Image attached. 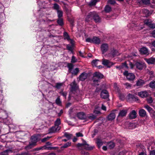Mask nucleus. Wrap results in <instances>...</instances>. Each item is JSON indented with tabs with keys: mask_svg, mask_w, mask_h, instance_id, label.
Masks as SVG:
<instances>
[{
	"mask_svg": "<svg viewBox=\"0 0 155 155\" xmlns=\"http://www.w3.org/2000/svg\"><path fill=\"white\" fill-rule=\"evenodd\" d=\"M101 50L103 53L104 54L106 52L108 49V46L107 44H103L101 47Z\"/></svg>",
	"mask_w": 155,
	"mask_h": 155,
	"instance_id": "nucleus-15",
	"label": "nucleus"
},
{
	"mask_svg": "<svg viewBox=\"0 0 155 155\" xmlns=\"http://www.w3.org/2000/svg\"><path fill=\"white\" fill-rule=\"evenodd\" d=\"M87 74L85 72H83L80 75L79 79L81 81H83L87 78Z\"/></svg>",
	"mask_w": 155,
	"mask_h": 155,
	"instance_id": "nucleus-24",
	"label": "nucleus"
},
{
	"mask_svg": "<svg viewBox=\"0 0 155 155\" xmlns=\"http://www.w3.org/2000/svg\"><path fill=\"white\" fill-rule=\"evenodd\" d=\"M82 154L83 155H89V153L88 152L86 151H82Z\"/></svg>",
	"mask_w": 155,
	"mask_h": 155,
	"instance_id": "nucleus-62",
	"label": "nucleus"
},
{
	"mask_svg": "<svg viewBox=\"0 0 155 155\" xmlns=\"http://www.w3.org/2000/svg\"><path fill=\"white\" fill-rule=\"evenodd\" d=\"M61 129L60 127H57L54 126L50 128L49 130V132L50 133H54L58 132Z\"/></svg>",
	"mask_w": 155,
	"mask_h": 155,
	"instance_id": "nucleus-14",
	"label": "nucleus"
},
{
	"mask_svg": "<svg viewBox=\"0 0 155 155\" xmlns=\"http://www.w3.org/2000/svg\"><path fill=\"white\" fill-rule=\"evenodd\" d=\"M139 113L140 116L141 117H145L147 115L146 111L143 109L140 110Z\"/></svg>",
	"mask_w": 155,
	"mask_h": 155,
	"instance_id": "nucleus-25",
	"label": "nucleus"
},
{
	"mask_svg": "<svg viewBox=\"0 0 155 155\" xmlns=\"http://www.w3.org/2000/svg\"><path fill=\"white\" fill-rule=\"evenodd\" d=\"M95 14V12H90L87 16L86 18L85 21L86 22H88L92 20L93 18V16Z\"/></svg>",
	"mask_w": 155,
	"mask_h": 155,
	"instance_id": "nucleus-13",
	"label": "nucleus"
},
{
	"mask_svg": "<svg viewBox=\"0 0 155 155\" xmlns=\"http://www.w3.org/2000/svg\"><path fill=\"white\" fill-rule=\"evenodd\" d=\"M70 86L71 87L69 97H72L76 100L78 101L77 96H78V93L79 92V91L78 90V86L76 84L75 80L71 84Z\"/></svg>",
	"mask_w": 155,
	"mask_h": 155,
	"instance_id": "nucleus-1",
	"label": "nucleus"
},
{
	"mask_svg": "<svg viewBox=\"0 0 155 155\" xmlns=\"http://www.w3.org/2000/svg\"><path fill=\"white\" fill-rule=\"evenodd\" d=\"M128 101H137L138 100V97L130 94H129L127 96Z\"/></svg>",
	"mask_w": 155,
	"mask_h": 155,
	"instance_id": "nucleus-12",
	"label": "nucleus"
},
{
	"mask_svg": "<svg viewBox=\"0 0 155 155\" xmlns=\"http://www.w3.org/2000/svg\"><path fill=\"white\" fill-rule=\"evenodd\" d=\"M104 142L102 141V140L99 139V138H97L96 140V143L99 148L100 147L103 145Z\"/></svg>",
	"mask_w": 155,
	"mask_h": 155,
	"instance_id": "nucleus-26",
	"label": "nucleus"
},
{
	"mask_svg": "<svg viewBox=\"0 0 155 155\" xmlns=\"http://www.w3.org/2000/svg\"><path fill=\"white\" fill-rule=\"evenodd\" d=\"M107 145L108 147L110 149H112L114 148L115 146L114 143L113 142H110L108 143Z\"/></svg>",
	"mask_w": 155,
	"mask_h": 155,
	"instance_id": "nucleus-43",
	"label": "nucleus"
},
{
	"mask_svg": "<svg viewBox=\"0 0 155 155\" xmlns=\"http://www.w3.org/2000/svg\"><path fill=\"white\" fill-rule=\"evenodd\" d=\"M55 102L56 104L60 106L61 105V102L60 100L59 97H58L57 98L55 101Z\"/></svg>",
	"mask_w": 155,
	"mask_h": 155,
	"instance_id": "nucleus-45",
	"label": "nucleus"
},
{
	"mask_svg": "<svg viewBox=\"0 0 155 155\" xmlns=\"http://www.w3.org/2000/svg\"><path fill=\"white\" fill-rule=\"evenodd\" d=\"M50 138V137H45L41 140V141L42 142H44L47 141L48 139H49Z\"/></svg>",
	"mask_w": 155,
	"mask_h": 155,
	"instance_id": "nucleus-59",
	"label": "nucleus"
},
{
	"mask_svg": "<svg viewBox=\"0 0 155 155\" xmlns=\"http://www.w3.org/2000/svg\"><path fill=\"white\" fill-rule=\"evenodd\" d=\"M57 13L59 18H60L62 16L63 13L61 11L58 10L57 11Z\"/></svg>",
	"mask_w": 155,
	"mask_h": 155,
	"instance_id": "nucleus-48",
	"label": "nucleus"
},
{
	"mask_svg": "<svg viewBox=\"0 0 155 155\" xmlns=\"http://www.w3.org/2000/svg\"><path fill=\"white\" fill-rule=\"evenodd\" d=\"M79 71V69L78 68H76L73 71H71V72L72 74L76 75L78 74Z\"/></svg>",
	"mask_w": 155,
	"mask_h": 155,
	"instance_id": "nucleus-39",
	"label": "nucleus"
},
{
	"mask_svg": "<svg viewBox=\"0 0 155 155\" xmlns=\"http://www.w3.org/2000/svg\"><path fill=\"white\" fill-rule=\"evenodd\" d=\"M77 61V59L75 58L74 56L72 57L71 62V63H74Z\"/></svg>",
	"mask_w": 155,
	"mask_h": 155,
	"instance_id": "nucleus-49",
	"label": "nucleus"
},
{
	"mask_svg": "<svg viewBox=\"0 0 155 155\" xmlns=\"http://www.w3.org/2000/svg\"><path fill=\"white\" fill-rule=\"evenodd\" d=\"M147 102L149 104L151 103L153 101L152 98L151 97H149V98H147Z\"/></svg>",
	"mask_w": 155,
	"mask_h": 155,
	"instance_id": "nucleus-51",
	"label": "nucleus"
},
{
	"mask_svg": "<svg viewBox=\"0 0 155 155\" xmlns=\"http://www.w3.org/2000/svg\"><path fill=\"white\" fill-rule=\"evenodd\" d=\"M54 147H47L46 145H45L43 147L35 148L34 149L35 151H39L41 150L46 149L47 150H51L54 149Z\"/></svg>",
	"mask_w": 155,
	"mask_h": 155,
	"instance_id": "nucleus-16",
	"label": "nucleus"
},
{
	"mask_svg": "<svg viewBox=\"0 0 155 155\" xmlns=\"http://www.w3.org/2000/svg\"><path fill=\"white\" fill-rule=\"evenodd\" d=\"M88 117L91 120H93L96 117V116L93 114H90Z\"/></svg>",
	"mask_w": 155,
	"mask_h": 155,
	"instance_id": "nucleus-47",
	"label": "nucleus"
},
{
	"mask_svg": "<svg viewBox=\"0 0 155 155\" xmlns=\"http://www.w3.org/2000/svg\"><path fill=\"white\" fill-rule=\"evenodd\" d=\"M74 65L72 64H68V71L69 72H71L73 68Z\"/></svg>",
	"mask_w": 155,
	"mask_h": 155,
	"instance_id": "nucleus-37",
	"label": "nucleus"
},
{
	"mask_svg": "<svg viewBox=\"0 0 155 155\" xmlns=\"http://www.w3.org/2000/svg\"><path fill=\"white\" fill-rule=\"evenodd\" d=\"M102 64L104 66L109 68H110L114 64L113 62L104 58H103L102 60Z\"/></svg>",
	"mask_w": 155,
	"mask_h": 155,
	"instance_id": "nucleus-9",
	"label": "nucleus"
},
{
	"mask_svg": "<svg viewBox=\"0 0 155 155\" xmlns=\"http://www.w3.org/2000/svg\"><path fill=\"white\" fill-rule=\"evenodd\" d=\"M64 136L66 137L68 140H69L72 137V135L71 134H70L66 132L64 133Z\"/></svg>",
	"mask_w": 155,
	"mask_h": 155,
	"instance_id": "nucleus-36",
	"label": "nucleus"
},
{
	"mask_svg": "<svg viewBox=\"0 0 155 155\" xmlns=\"http://www.w3.org/2000/svg\"><path fill=\"white\" fill-rule=\"evenodd\" d=\"M129 118L131 119L135 118L137 117V113L135 110H133L129 114Z\"/></svg>",
	"mask_w": 155,
	"mask_h": 155,
	"instance_id": "nucleus-21",
	"label": "nucleus"
},
{
	"mask_svg": "<svg viewBox=\"0 0 155 155\" xmlns=\"http://www.w3.org/2000/svg\"><path fill=\"white\" fill-rule=\"evenodd\" d=\"M149 0H137V3L140 5H149Z\"/></svg>",
	"mask_w": 155,
	"mask_h": 155,
	"instance_id": "nucleus-10",
	"label": "nucleus"
},
{
	"mask_svg": "<svg viewBox=\"0 0 155 155\" xmlns=\"http://www.w3.org/2000/svg\"><path fill=\"white\" fill-rule=\"evenodd\" d=\"M103 75L99 72H95L94 73L93 75L94 78L93 80L94 84V86L98 85V83L99 81L98 80H96L94 78L96 77L98 79H99L103 78Z\"/></svg>",
	"mask_w": 155,
	"mask_h": 155,
	"instance_id": "nucleus-2",
	"label": "nucleus"
},
{
	"mask_svg": "<svg viewBox=\"0 0 155 155\" xmlns=\"http://www.w3.org/2000/svg\"><path fill=\"white\" fill-rule=\"evenodd\" d=\"M108 2L109 3L112 5L114 4L115 3L114 0H109Z\"/></svg>",
	"mask_w": 155,
	"mask_h": 155,
	"instance_id": "nucleus-56",
	"label": "nucleus"
},
{
	"mask_svg": "<svg viewBox=\"0 0 155 155\" xmlns=\"http://www.w3.org/2000/svg\"><path fill=\"white\" fill-rule=\"evenodd\" d=\"M62 85V84L60 83H58L56 84L55 87L57 88H59Z\"/></svg>",
	"mask_w": 155,
	"mask_h": 155,
	"instance_id": "nucleus-58",
	"label": "nucleus"
},
{
	"mask_svg": "<svg viewBox=\"0 0 155 155\" xmlns=\"http://www.w3.org/2000/svg\"><path fill=\"white\" fill-rule=\"evenodd\" d=\"M140 51L141 54H142L148 55L149 54L148 49L145 47H143L141 48Z\"/></svg>",
	"mask_w": 155,
	"mask_h": 155,
	"instance_id": "nucleus-18",
	"label": "nucleus"
},
{
	"mask_svg": "<svg viewBox=\"0 0 155 155\" xmlns=\"http://www.w3.org/2000/svg\"><path fill=\"white\" fill-rule=\"evenodd\" d=\"M57 23L58 25L62 26L63 25V21L61 19H59L57 21Z\"/></svg>",
	"mask_w": 155,
	"mask_h": 155,
	"instance_id": "nucleus-46",
	"label": "nucleus"
},
{
	"mask_svg": "<svg viewBox=\"0 0 155 155\" xmlns=\"http://www.w3.org/2000/svg\"><path fill=\"white\" fill-rule=\"evenodd\" d=\"M145 83V82L144 81L142 80L141 79H140L138 80L137 83L136 85L137 86H142L143 84H144Z\"/></svg>",
	"mask_w": 155,
	"mask_h": 155,
	"instance_id": "nucleus-29",
	"label": "nucleus"
},
{
	"mask_svg": "<svg viewBox=\"0 0 155 155\" xmlns=\"http://www.w3.org/2000/svg\"><path fill=\"white\" fill-rule=\"evenodd\" d=\"M127 153V151L126 150H124L121 152H120L119 153L118 155H125Z\"/></svg>",
	"mask_w": 155,
	"mask_h": 155,
	"instance_id": "nucleus-52",
	"label": "nucleus"
},
{
	"mask_svg": "<svg viewBox=\"0 0 155 155\" xmlns=\"http://www.w3.org/2000/svg\"><path fill=\"white\" fill-rule=\"evenodd\" d=\"M101 96L102 98H107L109 96V93L106 90H104L101 92Z\"/></svg>",
	"mask_w": 155,
	"mask_h": 155,
	"instance_id": "nucleus-11",
	"label": "nucleus"
},
{
	"mask_svg": "<svg viewBox=\"0 0 155 155\" xmlns=\"http://www.w3.org/2000/svg\"><path fill=\"white\" fill-rule=\"evenodd\" d=\"M149 86L152 88H155V81H151L150 83Z\"/></svg>",
	"mask_w": 155,
	"mask_h": 155,
	"instance_id": "nucleus-42",
	"label": "nucleus"
},
{
	"mask_svg": "<svg viewBox=\"0 0 155 155\" xmlns=\"http://www.w3.org/2000/svg\"><path fill=\"white\" fill-rule=\"evenodd\" d=\"M135 65L136 68L139 70H142L146 68L145 63L143 62H137L135 63Z\"/></svg>",
	"mask_w": 155,
	"mask_h": 155,
	"instance_id": "nucleus-8",
	"label": "nucleus"
},
{
	"mask_svg": "<svg viewBox=\"0 0 155 155\" xmlns=\"http://www.w3.org/2000/svg\"><path fill=\"white\" fill-rule=\"evenodd\" d=\"M144 107L150 113H152L153 112V110L148 105H145Z\"/></svg>",
	"mask_w": 155,
	"mask_h": 155,
	"instance_id": "nucleus-30",
	"label": "nucleus"
},
{
	"mask_svg": "<svg viewBox=\"0 0 155 155\" xmlns=\"http://www.w3.org/2000/svg\"><path fill=\"white\" fill-rule=\"evenodd\" d=\"M59 5L58 4H57L56 3H55V4H54V9L57 10V11L58 10H59Z\"/></svg>",
	"mask_w": 155,
	"mask_h": 155,
	"instance_id": "nucleus-50",
	"label": "nucleus"
},
{
	"mask_svg": "<svg viewBox=\"0 0 155 155\" xmlns=\"http://www.w3.org/2000/svg\"><path fill=\"white\" fill-rule=\"evenodd\" d=\"M123 74L129 81H133L135 79L134 74L133 73L128 72L127 71H125L124 72Z\"/></svg>",
	"mask_w": 155,
	"mask_h": 155,
	"instance_id": "nucleus-4",
	"label": "nucleus"
},
{
	"mask_svg": "<svg viewBox=\"0 0 155 155\" xmlns=\"http://www.w3.org/2000/svg\"><path fill=\"white\" fill-rule=\"evenodd\" d=\"M118 51L114 49H111L110 51L108 54L107 56L110 58H113L115 56H118L120 55Z\"/></svg>",
	"mask_w": 155,
	"mask_h": 155,
	"instance_id": "nucleus-7",
	"label": "nucleus"
},
{
	"mask_svg": "<svg viewBox=\"0 0 155 155\" xmlns=\"http://www.w3.org/2000/svg\"><path fill=\"white\" fill-rule=\"evenodd\" d=\"M60 94L62 95L65 98H66L67 96V93L66 92H61L60 93Z\"/></svg>",
	"mask_w": 155,
	"mask_h": 155,
	"instance_id": "nucleus-54",
	"label": "nucleus"
},
{
	"mask_svg": "<svg viewBox=\"0 0 155 155\" xmlns=\"http://www.w3.org/2000/svg\"><path fill=\"white\" fill-rule=\"evenodd\" d=\"M67 48L68 50L71 51L72 50V47L70 45H67Z\"/></svg>",
	"mask_w": 155,
	"mask_h": 155,
	"instance_id": "nucleus-57",
	"label": "nucleus"
},
{
	"mask_svg": "<svg viewBox=\"0 0 155 155\" xmlns=\"http://www.w3.org/2000/svg\"><path fill=\"white\" fill-rule=\"evenodd\" d=\"M124 85L126 86V87L127 88H130L131 86V84L128 83H125Z\"/></svg>",
	"mask_w": 155,
	"mask_h": 155,
	"instance_id": "nucleus-53",
	"label": "nucleus"
},
{
	"mask_svg": "<svg viewBox=\"0 0 155 155\" xmlns=\"http://www.w3.org/2000/svg\"><path fill=\"white\" fill-rule=\"evenodd\" d=\"M87 42L99 44L100 42V40L98 37H94L92 38H88L86 39Z\"/></svg>",
	"mask_w": 155,
	"mask_h": 155,
	"instance_id": "nucleus-5",
	"label": "nucleus"
},
{
	"mask_svg": "<svg viewBox=\"0 0 155 155\" xmlns=\"http://www.w3.org/2000/svg\"><path fill=\"white\" fill-rule=\"evenodd\" d=\"M99 60L98 59H95L92 61L91 64L93 66H96L97 64V62L99 61Z\"/></svg>",
	"mask_w": 155,
	"mask_h": 155,
	"instance_id": "nucleus-38",
	"label": "nucleus"
},
{
	"mask_svg": "<svg viewBox=\"0 0 155 155\" xmlns=\"http://www.w3.org/2000/svg\"><path fill=\"white\" fill-rule=\"evenodd\" d=\"M151 23L152 22L151 20L147 19L145 20L144 21V24L146 25L149 27H150Z\"/></svg>",
	"mask_w": 155,
	"mask_h": 155,
	"instance_id": "nucleus-41",
	"label": "nucleus"
},
{
	"mask_svg": "<svg viewBox=\"0 0 155 155\" xmlns=\"http://www.w3.org/2000/svg\"><path fill=\"white\" fill-rule=\"evenodd\" d=\"M149 94L146 91H142L138 93V95L141 97H147Z\"/></svg>",
	"mask_w": 155,
	"mask_h": 155,
	"instance_id": "nucleus-19",
	"label": "nucleus"
},
{
	"mask_svg": "<svg viewBox=\"0 0 155 155\" xmlns=\"http://www.w3.org/2000/svg\"><path fill=\"white\" fill-rule=\"evenodd\" d=\"M63 35L65 39H66L68 41L70 40V37L67 32H64L63 33Z\"/></svg>",
	"mask_w": 155,
	"mask_h": 155,
	"instance_id": "nucleus-40",
	"label": "nucleus"
},
{
	"mask_svg": "<svg viewBox=\"0 0 155 155\" xmlns=\"http://www.w3.org/2000/svg\"><path fill=\"white\" fill-rule=\"evenodd\" d=\"M12 151L10 149H8L5 150L1 153V154L2 155H6L10 153H12Z\"/></svg>",
	"mask_w": 155,
	"mask_h": 155,
	"instance_id": "nucleus-33",
	"label": "nucleus"
},
{
	"mask_svg": "<svg viewBox=\"0 0 155 155\" xmlns=\"http://www.w3.org/2000/svg\"><path fill=\"white\" fill-rule=\"evenodd\" d=\"M150 155H155V150L151 151L150 152Z\"/></svg>",
	"mask_w": 155,
	"mask_h": 155,
	"instance_id": "nucleus-60",
	"label": "nucleus"
},
{
	"mask_svg": "<svg viewBox=\"0 0 155 155\" xmlns=\"http://www.w3.org/2000/svg\"><path fill=\"white\" fill-rule=\"evenodd\" d=\"M149 27L152 28H155V23H151Z\"/></svg>",
	"mask_w": 155,
	"mask_h": 155,
	"instance_id": "nucleus-61",
	"label": "nucleus"
},
{
	"mask_svg": "<svg viewBox=\"0 0 155 155\" xmlns=\"http://www.w3.org/2000/svg\"><path fill=\"white\" fill-rule=\"evenodd\" d=\"M93 19L96 23L100 21V18L97 13L95 12V14L93 16Z\"/></svg>",
	"mask_w": 155,
	"mask_h": 155,
	"instance_id": "nucleus-23",
	"label": "nucleus"
},
{
	"mask_svg": "<svg viewBox=\"0 0 155 155\" xmlns=\"http://www.w3.org/2000/svg\"><path fill=\"white\" fill-rule=\"evenodd\" d=\"M39 135H34L31 137V141L29 145L27 147L28 148H31L36 145L38 140V138Z\"/></svg>",
	"mask_w": 155,
	"mask_h": 155,
	"instance_id": "nucleus-3",
	"label": "nucleus"
},
{
	"mask_svg": "<svg viewBox=\"0 0 155 155\" xmlns=\"http://www.w3.org/2000/svg\"><path fill=\"white\" fill-rule=\"evenodd\" d=\"M145 61L148 64H155V58L151 57L148 59L145 58Z\"/></svg>",
	"mask_w": 155,
	"mask_h": 155,
	"instance_id": "nucleus-17",
	"label": "nucleus"
},
{
	"mask_svg": "<svg viewBox=\"0 0 155 155\" xmlns=\"http://www.w3.org/2000/svg\"><path fill=\"white\" fill-rule=\"evenodd\" d=\"M83 147L86 150H92L94 147L90 146L88 144L85 143H84Z\"/></svg>",
	"mask_w": 155,
	"mask_h": 155,
	"instance_id": "nucleus-28",
	"label": "nucleus"
},
{
	"mask_svg": "<svg viewBox=\"0 0 155 155\" xmlns=\"http://www.w3.org/2000/svg\"><path fill=\"white\" fill-rule=\"evenodd\" d=\"M111 10V7L109 5H106L104 8V11L106 13L109 12Z\"/></svg>",
	"mask_w": 155,
	"mask_h": 155,
	"instance_id": "nucleus-32",
	"label": "nucleus"
},
{
	"mask_svg": "<svg viewBox=\"0 0 155 155\" xmlns=\"http://www.w3.org/2000/svg\"><path fill=\"white\" fill-rule=\"evenodd\" d=\"M77 137H82L83 136V135L80 132L77 133L76 134Z\"/></svg>",
	"mask_w": 155,
	"mask_h": 155,
	"instance_id": "nucleus-55",
	"label": "nucleus"
},
{
	"mask_svg": "<svg viewBox=\"0 0 155 155\" xmlns=\"http://www.w3.org/2000/svg\"><path fill=\"white\" fill-rule=\"evenodd\" d=\"M151 35L153 37L155 38V30L152 32Z\"/></svg>",
	"mask_w": 155,
	"mask_h": 155,
	"instance_id": "nucleus-64",
	"label": "nucleus"
},
{
	"mask_svg": "<svg viewBox=\"0 0 155 155\" xmlns=\"http://www.w3.org/2000/svg\"><path fill=\"white\" fill-rule=\"evenodd\" d=\"M150 5L152 8H155V0H149Z\"/></svg>",
	"mask_w": 155,
	"mask_h": 155,
	"instance_id": "nucleus-34",
	"label": "nucleus"
},
{
	"mask_svg": "<svg viewBox=\"0 0 155 155\" xmlns=\"http://www.w3.org/2000/svg\"><path fill=\"white\" fill-rule=\"evenodd\" d=\"M61 121L60 118H57L54 123L55 126L57 127H60L59 125L61 124Z\"/></svg>",
	"mask_w": 155,
	"mask_h": 155,
	"instance_id": "nucleus-35",
	"label": "nucleus"
},
{
	"mask_svg": "<svg viewBox=\"0 0 155 155\" xmlns=\"http://www.w3.org/2000/svg\"><path fill=\"white\" fill-rule=\"evenodd\" d=\"M101 109L103 110H106V107L103 104H102L101 106Z\"/></svg>",
	"mask_w": 155,
	"mask_h": 155,
	"instance_id": "nucleus-63",
	"label": "nucleus"
},
{
	"mask_svg": "<svg viewBox=\"0 0 155 155\" xmlns=\"http://www.w3.org/2000/svg\"><path fill=\"white\" fill-rule=\"evenodd\" d=\"M115 117V115L114 113H111L108 116L107 119L109 120H112L114 119Z\"/></svg>",
	"mask_w": 155,
	"mask_h": 155,
	"instance_id": "nucleus-27",
	"label": "nucleus"
},
{
	"mask_svg": "<svg viewBox=\"0 0 155 155\" xmlns=\"http://www.w3.org/2000/svg\"><path fill=\"white\" fill-rule=\"evenodd\" d=\"M127 111L128 109H123L121 110L118 116L121 117L125 116L127 114Z\"/></svg>",
	"mask_w": 155,
	"mask_h": 155,
	"instance_id": "nucleus-22",
	"label": "nucleus"
},
{
	"mask_svg": "<svg viewBox=\"0 0 155 155\" xmlns=\"http://www.w3.org/2000/svg\"><path fill=\"white\" fill-rule=\"evenodd\" d=\"M71 142H68L65 144L63 146H62L61 148H66L70 146L71 145Z\"/></svg>",
	"mask_w": 155,
	"mask_h": 155,
	"instance_id": "nucleus-44",
	"label": "nucleus"
},
{
	"mask_svg": "<svg viewBox=\"0 0 155 155\" xmlns=\"http://www.w3.org/2000/svg\"><path fill=\"white\" fill-rule=\"evenodd\" d=\"M77 117L80 119H85L86 118V116L85 114L82 112H80L77 114Z\"/></svg>",
	"mask_w": 155,
	"mask_h": 155,
	"instance_id": "nucleus-20",
	"label": "nucleus"
},
{
	"mask_svg": "<svg viewBox=\"0 0 155 155\" xmlns=\"http://www.w3.org/2000/svg\"><path fill=\"white\" fill-rule=\"evenodd\" d=\"M137 147V150L139 151V150L140 151H141L142 152L140 153L139 155H147L146 152L145 151V148L141 144H140L136 145Z\"/></svg>",
	"mask_w": 155,
	"mask_h": 155,
	"instance_id": "nucleus-6",
	"label": "nucleus"
},
{
	"mask_svg": "<svg viewBox=\"0 0 155 155\" xmlns=\"http://www.w3.org/2000/svg\"><path fill=\"white\" fill-rule=\"evenodd\" d=\"M99 1L100 0H91L89 4L91 6L94 5L97 2Z\"/></svg>",
	"mask_w": 155,
	"mask_h": 155,
	"instance_id": "nucleus-31",
	"label": "nucleus"
}]
</instances>
